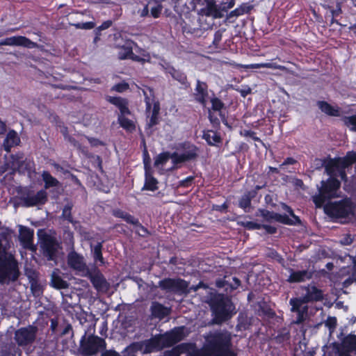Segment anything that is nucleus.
<instances>
[{
    "instance_id": "nucleus-1",
    "label": "nucleus",
    "mask_w": 356,
    "mask_h": 356,
    "mask_svg": "<svg viewBox=\"0 0 356 356\" xmlns=\"http://www.w3.org/2000/svg\"><path fill=\"white\" fill-rule=\"evenodd\" d=\"M41 176L44 183V188L38 191L36 193H35L33 190L28 187L21 188L18 191V194L19 195L18 205L29 208L44 205L47 203L48 201V194L46 190L51 187L58 186L60 182L49 171H42Z\"/></svg>"
},
{
    "instance_id": "nucleus-2",
    "label": "nucleus",
    "mask_w": 356,
    "mask_h": 356,
    "mask_svg": "<svg viewBox=\"0 0 356 356\" xmlns=\"http://www.w3.org/2000/svg\"><path fill=\"white\" fill-rule=\"evenodd\" d=\"M231 337L222 332H216L209 336L206 343L200 348L190 353L189 356H237L230 349Z\"/></svg>"
},
{
    "instance_id": "nucleus-3",
    "label": "nucleus",
    "mask_w": 356,
    "mask_h": 356,
    "mask_svg": "<svg viewBox=\"0 0 356 356\" xmlns=\"http://www.w3.org/2000/svg\"><path fill=\"white\" fill-rule=\"evenodd\" d=\"M341 181L336 177H329L321 181L318 194L312 196V201L316 208L323 207L332 199L340 197Z\"/></svg>"
},
{
    "instance_id": "nucleus-4",
    "label": "nucleus",
    "mask_w": 356,
    "mask_h": 356,
    "mask_svg": "<svg viewBox=\"0 0 356 356\" xmlns=\"http://www.w3.org/2000/svg\"><path fill=\"white\" fill-rule=\"evenodd\" d=\"M209 305L215 324H221L232 318V303L231 300L223 294L218 293L210 300Z\"/></svg>"
},
{
    "instance_id": "nucleus-5",
    "label": "nucleus",
    "mask_w": 356,
    "mask_h": 356,
    "mask_svg": "<svg viewBox=\"0 0 356 356\" xmlns=\"http://www.w3.org/2000/svg\"><path fill=\"white\" fill-rule=\"evenodd\" d=\"M281 207L291 218H289L286 214H280L267 209H260L259 212L264 220L268 222L274 220L276 222L286 225H300L302 224L300 218L295 214L291 207L285 203H282Z\"/></svg>"
},
{
    "instance_id": "nucleus-6",
    "label": "nucleus",
    "mask_w": 356,
    "mask_h": 356,
    "mask_svg": "<svg viewBox=\"0 0 356 356\" xmlns=\"http://www.w3.org/2000/svg\"><path fill=\"white\" fill-rule=\"evenodd\" d=\"M211 107L208 108V119L215 129H218L220 127V122L227 125V119L223 109L225 108V103L213 93L210 97Z\"/></svg>"
},
{
    "instance_id": "nucleus-7",
    "label": "nucleus",
    "mask_w": 356,
    "mask_h": 356,
    "mask_svg": "<svg viewBox=\"0 0 356 356\" xmlns=\"http://www.w3.org/2000/svg\"><path fill=\"white\" fill-rule=\"evenodd\" d=\"M323 207L325 213L332 218H345L353 213V205L349 198L330 202Z\"/></svg>"
},
{
    "instance_id": "nucleus-8",
    "label": "nucleus",
    "mask_w": 356,
    "mask_h": 356,
    "mask_svg": "<svg viewBox=\"0 0 356 356\" xmlns=\"http://www.w3.org/2000/svg\"><path fill=\"white\" fill-rule=\"evenodd\" d=\"M177 149L181 152L180 154L176 152H173V164L175 165L195 161L199 156V147L189 141L179 143Z\"/></svg>"
},
{
    "instance_id": "nucleus-9",
    "label": "nucleus",
    "mask_w": 356,
    "mask_h": 356,
    "mask_svg": "<svg viewBox=\"0 0 356 356\" xmlns=\"http://www.w3.org/2000/svg\"><path fill=\"white\" fill-rule=\"evenodd\" d=\"M40 241V247L44 257L48 261H54L57 257L58 249L59 243L57 239L51 235L40 229L38 232Z\"/></svg>"
},
{
    "instance_id": "nucleus-10",
    "label": "nucleus",
    "mask_w": 356,
    "mask_h": 356,
    "mask_svg": "<svg viewBox=\"0 0 356 356\" xmlns=\"http://www.w3.org/2000/svg\"><path fill=\"white\" fill-rule=\"evenodd\" d=\"M158 286L161 290L166 292L178 295L188 294V282L179 277L164 278L159 282Z\"/></svg>"
},
{
    "instance_id": "nucleus-11",
    "label": "nucleus",
    "mask_w": 356,
    "mask_h": 356,
    "mask_svg": "<svg viewBox=\"0 0 356 356\" xmlns=\"http://www.w3.org/2000/svg\"><path fill=\"white\" fill-rule=\"evenodd\" d=\"M85 336L81 341L80 348L81 354L85 356H92L106 348V341L104 339L91 335L86 340Z\"/></svg>"
},
{
    "instance_id": "nucleus-12",
    "label": "nucleus",
    "mask_w": 356,
    "mask_h": 356,
    "mask_svg": "<svg viewBox=\"0 0 356 356\" xmlns=\"http://www.w3.org/2000/svg\"><path fill=\"white\" fill-rule=\"evenodd\" d=\"M38 332V328L33 325L20 327L15 332L14 339L19 346H26L33 343Z\"/></svg>"
},
{
    "instance_id": "nucleus-13",
    "label": "nucleus",
    "mask_w": 356,
    "mask_h": 356,
    "mask_svg": "<svg viewBox=\"0 0 356 356\" xmlns=\"http://www.w3.org/2000/svg\"><path fill=\"white\" fill-rule=\"evenodd\" d=\"M85 276L90 280L97 291L106 293L109 290L110 284L98 268L95 267L92 270H88Z\"/></svg>"
},
{
    "instance_id": "nucleus-14",
    "label": "nucleus",
    "mask_w": 356,
    "mask_h": 356,
    "mask_svg": "<svg viewBox=\"0 0 356 356\" xmlns=\"http://www.w3.org/2000/svg\"><path fill=\"white\" fill-rule=\"evenodd\" d=\"M191 3L194 4L193 7L195 6L196 3H206L204 7L200 10V15L207 17H212L215 19L221 18L222 14L221 10L218 8L214 0H191Z\"/></svg>"
},
{
    "instance_id": "nucleus-15",
    "label": "nucleus",
    "mask_w": 356,
    "mask_h": 356,
    "mask_svg": "<svg viewBox=\"0 0 356 356\" xmlns=\"http://www.w3.org/2000/svg\"><path fill=\"white\" fill-rule=\"evenodd\" d=\"M152 109V103L150 102V99L149 97H145V113L147 117H149V121L147 122L145 129L147 131V129H152L153 127L159 124V112H160V104L159 102H155L153 104V108L152 110V113L149 116V113Z\"/></svg>"
},
{
    "instance_id": "nucleus-16",
    "label": "nucleus",
    "mask_w": 356,
    "mask_h": 356,
    "mask_svg": "<svg viewBox=\"0 0 356 356\" xmlns=\"http://www.w3.org/2000/svg\"><path fill=\"white\" fill-rule=\"evenodd\" d=\"M24 47L28 49L38 48V44L33 42L26 36L17 35L6 38L0 41V46Z\"/></svg>"
},
{
    "instance_id": "nucleus-17",
    "label": "nucleus",
    "mask_w": 356,
    "mask_h": 356,
    "mask_svg": "<svg viewBox=\"0 0 356 356\" xmlns=\"http://www.w3.org/2000/svg\"><path fill=\"white\" fill-rule=\"evenodd\" d=\"M193 96L197 103L205 108L209 98L208 84L197 79Z\"/></svg>"
},
{
    "instance_id": "nucleus-18",
    "label": "nucleus",
    "mask_w": 356,
    "mask_h": 356,
    "mask_svg": "<svg viewBox=\"0 0 356 356\" xmlns=\"http://www.w3.org/2000/svg\"><path fill=\"white\" fill-rule=\"evenodd\" d=\"M137 47L138 44L136 42L133 40L127 41L125 44L122 45L120 48V51L118 52V58L120 60H126L131 59L133 61L143 63L145 59L141 58L140 56L136 55L133 52V47Z\"/></svg>"
},
{
    "instance_id": "nucleus-19",
    "label": "nucleus",
    "mask_w": 356,
    "mask_h": 356,
    "mask_svg": "<svg viewBox=\"0 0 356 356\" xmlns=\"http://www.w3.org/2000/svg\"><path fill=\"white\" fill-rule=\"evenodd\" d=\"M33 229L22 225L19 227V239L24 248L31 250H35V246L33 245Z\"/></svg>"
},
{
    "instance_id": "nucleus-20",
    "label": "nucleus",
    "mask_w": 356,
    "mask_h": 356,
    "mask_svg": "<svg viewBox=\"0 0 356 356\" xmlns=\"http://www.w3.org/2000/svg\"><path fill=\"white\" fill-rule=\"evenodd\" d=\"M67 264L71 268L79 272H83L84 275L88 273V270H90L84 262L83 256L74 251L68 254Z\"/></svg>"
},
{
    "instance_id": "nucleus-21",
    "label": "nucleus",
    "mask_w": 356,
    "mask_h": 356,
    "mask_svg": "<svg viewBox=\"0 0 356 356\" xmlns=\"http://www.w3.org/2000/svg\"><path fill=\"white\" fill-rule=\"evenodd\" d=\"M346 168H343L341 166V165H339L337 163V165H334V163L331 161H328L325 163V170L327 175H329L331 177H339L341 178V181H347L348 177L346 173Z\"/></svg>"
},
{
    "instance_id": "nucleus-22",
    "label": "nucleus",
    "mask_w": 356,
    "mask_h": 356,
    "mask_svg": "<svg viewBox=\"0 0 356 356\" xmlns=\"http://www.w3.org/2000/svg\"><path fill=\"white\" fill-rule=\"evenodd\" d=\"M289 272L290 275L286 281L291 284L304 282L312 279L313 276V272L308 270H294L289 268Z\"/></svg>"
},
{
    "instance_id": "nucleus-23",
    "label": "nucleus",
    "mask_w": 356,
    "mask_h": 356,
    "mask_svg": "<svg viewBox=\"0 0 356 356\" xmlns=\"http://www.w3.org/2000/svg\"><path fill=\"white\" fill-rule=\"evenodd\" d=\"M163 67L165 72L170 74L174 80L178 81L180 84L185 86L186 88L189 87L190 83L188 81L186 74L184 72L175 69L170 64H166L165 66L163 65Z\"/></svg>"
},
{
    "instance_id": "nucleus-24",
    "label": "nucleus",
    "mask_w": 356,
    "mask_h": 356,
    "mask_svg": "<svg viewBox=\"0 0 356 356\" xmlns=\"http://www.w3.org/2000/svg\"><path fill=\"white\" fill-rule=\"evenodd\" d=\"M291 340V333L289 328L282 327L277 329L272 337V341L281 346L289 344Z\"/></svg>"
},
{
    "instance_id": "nucleus-25",
    "label": "nucleus",
    "mask_w": 356,
    "mask_h": 356,
    "mask_svg": "<svg viewBox=\"0 0 356 356\" xmlns=\"http://www.w3.org/2000/svg\"><path fill=\"white\" fill-rule=\"evenodd\" d=\"M306 291L303 296L305 302H313L321 301L323 299V293L321 289H318L316 286L307 285L304 287Z\"/></svg>"
},
{
    "instance_id": "nucleus-26",
    "label": "nucleus",
    "mask_w": 356,
    "mask_h": 356,
    "mask_svg": "<svg viewBox=\"0 0 356 356\" xmlns=\"http://www.w3.org/2000/svg\"><path fill=\"white\" fill-rule=\"evenodd\" d=\"M107 101L120 110L119 115H131V111L129 108V102L127 99L121 97L108 96Z\"/></svg>"
},
{
    "instance_id": "nucleus-27",
    "label": "nucleus",
    "mask_w": 356,
    "mask_h": 356,
    "mask_svg": "<svg viewBox=\"0 0 356 356\" xmlns=\"http://www.w3.org/2000/svg\"><path fill=\"white\" fill-rule=\"evenodd\" d=\"M330 161H332L334 165L337 163L343 168H348L356 163V152L348 151L344 156L330 159Z\"/></svg>"
},
{
    "instance_id": "nucleus-28",
    "label": "nucleus",
    "mask_w": 356,
    "mask_h": 356,
    "mask_svg": "<svg viewBox=\"0 0 356 356\" xmlns=\"http://www.w3.org/2000/svg\"><path fill=\"white\" fill-rule=\"evenodd\" d=\"M20 143V138L16 131L10 130L3 142V148L6 152H10L12 147L17 146Z\"/></svg>"
},
{
    "instance_id": "nucleus-29",
    "label": "nucleus",
    "mask_w": 356,
    "mask_h": 356,
    "mask_svg": "<svg viewBox=\"0 0 356 356\" xmlns=\"http://www.w3.org/2000/svg\"><path fill=\"white\" fill-rule=\"evenodd\" d=\"M144 349L143 353H151L155 351L162 350L159 335H155L149 339L143 341Z\"/></svg>"
},
{
    "instance_id": "nucleus-30",
    "label": "nucleus",
    "mask_w": 356,
    "mask_h": 356,
    "mask_svg": "<svg viewBox=\"0 0 356 356\" xmlns=\"http://www.w3.org/2000/svg\"><path fill=\"white\" fill-rule=\"evenodd\" d=\"M317 106L323 113L329 116L339 117L341 115L339 107L334 106L325 101H318Z\"/></svg>"
},
{
    "instance_id": "nucleus-31",
    "label": "nucleus",
    "mask_w": 356,
    "mask_h": 356,
    "mask_svg": "<svg viewBox=\"0 0 356 356\" xmlns=\"http://www.w3.org/2000/svg\"><path fill=\"white\" fill-rule=\"evenodd\" d=\"M150 310L152 315L159 319H163L170 314V309L158 302L152 303Z\"/></svg>"
},
{
    "instance_id": "nucleus-32",
    "label": "nucleus",
    "mask_w": 356,
    "mask_h": 356,
    "mask_svg": "<svg viewBox=\"0 0 356 356\" xmlns=\"http://www.w3.org/2000/svg\"><path fill=\"white\" fill-rule=\"evenodd\" d=\"M158 181L152 175V171L145 172V184L142 190L155 191L158 189Z\"/></svg>"
},
{
    "instance_id": "nucleus-33",
    "label": "nucleus",
    "mask_w": 356,
    "mask_h": 356,
    "mask_svg": "<svg viewBox=\"0 0 356 356\" xmlns=\"http://www.w3.org/2000/svg\"><path fill=\"white\" fill-rule=\"evenodd\" d=\"M256 197L255 191H248L244 193L238 201V206L245 211L251 206V201Z\"/></svg>"
},
{
    "instance_id": "nucleus-34",
    "label": "nucleus",
    "mask_w": 356,
    "mask_h": 356,
    "mask_svg": "<svg viewBox=\"0 0 356 356\" xmlns=\"http://www.w3.org/2000/svg\"><path fill=\"white\" fill-rule=\"evenodd\" d=\"M113 215L115 218L123 219L124 221H126L129 224H137L138 223V219L135 218L134 216L131 215L130 213L120 209H114L113 211Z\"/></svg>"
},
{
    "instance_id": "nucleus-35",
    "label": "nucleus",
    "mask_w": 356,
    "mask_h": 356,
    "mask_svg": "<svg viewBox=\"0 0 356 356\" xmlns=\"http://www.w3.org/2000/svg\"><path fill=\"white\" fill-rule=\"evenodd\" d=\"M252 9V6L249 3H242L240 6L232 10L229 15L228 18L231 19L232 17H237L238 16L243 15L244 14H248Z\"/></svg>"
},
{
    "instance_id": "nucleus-36",
    "label": "nucleus",
    "mask_w": 356,
    "mask_h": 356,
    "mask_svg": "<svg viewBox=\"0 0 356 356\" xmlns=\"http://www.w3.org/2000/svg\"><path fill=\"white\" fill-rule=\"evenodd\" d=\"M173 153L170 152H163L159 154L154 159V165L156 168L164 165L170 159L173 163Z\"/></svg>"
},
{
    "instance_id": "nucleus-37",
    "label": "nucleus",
    "mask_w": 356,
    "mask_h": 356,
    "mask_svg": "<svg viewBox=\"0 0 356 356\" xmlns=\"http://www.w3.org/2000/svg\"><path fill=\"white\" fill-rule=\"evenodd\" d=\"M341 346L356 354V335L349 334L345 337L341 341Z\"/></svg>"
},
{
    "instance_id": "nucleus-38",
    "label": "nucleus",
    "mask_w": 356,
    "mask_h": 356,
    "mask_svg": "<svg viewBox=\"0 0 356 356\" xmlns=\"http://www.w3.org/2000/svg\"><path fill=\"white\" fill-rule=\"evenodd\" d=\"M202 138L211 146L214 145L215 143H219L222 140L220 136L218 133L211 130L204 131Z\"/></svg>"
},
{
    "instance_id": "nucleus-39",
    "label": "nucleus",
    "mask_w": 356,
    "mask_h": 356,
    "mask_svg": "<svg viewBox=\"0 0 356 356\" xmlns=\"http://www.w3.org/2000/svg\"><path fill=\"white\" fill-rule=\"evenodd\" d=\"M118 121L120 127L127 131L132 132L136 129V125L134 122L126 118L125 115H118Z\"/></svg>"
},
{
    "instance_id": "nucleus-40",
    "label": "nucleus",
    "mask_w": 356,
    "mask_h": 356,
    "mask_svg": "<svg viewBox=\"0 0 356 356\" xmlns=\"http://www.w3.org/2000/svg\"><path fill=\"white\" fill-rule=\"evenodd\" d=\"M51 282V286L56 289H65L69 287V283L58 275L54 274Z\"/></svg>"
},
{
    "instance_id": "nucleus-41",
    "label": "nucleus",
    "mask_w": 356,
    "mask_h": 356,
    "mask_svg": "<svg viewBox=\"0 0 356 356\" xmlns=\"http://www.w3.org/2000/svg\"><path fill=\"white\" fill-rule=\"evenodd\" d=\"M73 205L72 204H67L62 211L61 218L66 220L68 222L73 225L76 224L77 221L74 220L72 214Z\"/></svg>"
},
{
    "instance_id": "nucleus-42",
    "label": "nucleus",
    "mask_w": 356,
    "mask_h": 356,
    "mask_svg": "<svg viewBox=\"0 0 356 356\" xmlns=\"http://www.w3.org/2000/svg\"><path fill=\"white\" fill-rule=\"evenodd\" d=\"M158 335L160 339L161 345L162 346V349L164 348L172 346L173 345L176 344V343L174 342V339H172V337L170 332H166L164 334Z\"/></svg>"
},
{
    "instance_id": "nucleus-43",
    "label": "nucleus",
    "mask_w": 356,
    "mask_h": 356,
    "mask_svg": "<svg viewBox=\"0 0 356 356\" xmlns=\"http://www.w3.org/2000/svg\"><path fill=\"white\" fill-rule=\"evenodd\" d=\"M158 335L160 339L161 345L162 346V349L164 348L172 346L173 345L176 344V343L174 342V339H172V337L170 332H166L164 334Z\"/></svg>"
},
{
    "instance_id": "nucleus-44",
    "label": "nucleus",
    "mask_w": 356,
    "mask_h": 356,
    "mask_svg": "<svg viewBox=\"0 0 356 356\" xmlns=\"http://www.w3.org/2000/svg\"><path fill=\"white\" fill-rule=\"evenodd\" d=\"M93 259L95 262H100L101 265L104 264V259L102 255V245L98 243L92 250Z\"/></svg>"
},
{
    "instance_id": "nucleus-45",
    "label": "nucleus",
    "mask_w": 356,
    "mask_h": 356,
    "mask_svg": "<svg viewBox=\"0 0 356 356\" xmlns=\"http://www.w3.org/2000/svg\"><path fill=\"white\" fill-rule=\"evenodd\" d=\"M342 121L350 131L356 132V114L350 116H343Z\"/></svg>"
},
{
    "instance_id": "nucleus-46",
    "label": "nucleus",
    "mask_w": 356,
    "mask_h": 356,
    "mask_svg": "<svg viewBox=\"0 0 356 356\" xmlns=\"http://www.w3.org/2000/svg\"><path fill=\"white\" fill-rule=\"evenodd\" d=\"M289 302L291 305V311L293 312L301 310L302 309L301 308L302 305L307 303V302H305L303 296L300 298H291Z\"/></svg>"
},
{
    "instance_id": "nucleus-47",
    "label": "nucleus",
    "mask_w": 356,
    "mask_h": 356,
    "mask_svg": "<svg viewBox=\"0 0 356 356\" xmlns=\"http://www.w3.org/2000/svg\"><path fill=\"white\" fill-rule=\"evenodd\" d=\"M13 230L9 227L3 226L0 227V240H3L7 242L11 240Z\"/></svg>"
},
{
    "instance_id": "nucleus-48",
    "label": "nucleus",
    "mask_w": 356,
    "mask_h": 356,
    "mask_svg": "<svg viewBox=\"0 0 356 356\" xmlns=\"http://www.w3.org/2000/svg\"><path fill=\"white\" fill-rule=\"evenodd\" d=\"M241 135L244 137H250L253 140L256 142H259L263 147H266V144L263 142L262 140L260 139V138L257 136L256 132L252 131V130H243V131H241Z\"/></svg>"
},
{
    "instance_id": "nucleus-49",
    "label": "nucleus",
    "mask_w": 356,
    "mask_h": 356,
    "mask_svg": "<svg viewBox=\"0 0 356 356\" xmlns=\"http://www.w3.org/2000/svg\"><path fill=\"white\" fill-rule=\"evenodd\" d=\"M143 143L145 147V149L143 151V164H144L145 172L152 171L151 165H150L151 159H150L149 153L146 149L145 141L144 140H143Z\"/></svg>"
},
{
    "instance_id": "nucleus-50",
    "label": "nucleus",
    "mask_w": 356,
    "mask_h": 356,
    "mask_svg": "<svg viewBox=\"0 0 356 356\" xmlns=\"http://www.w3.org/2000/svg\"><path fill=\"white\" fill-rule=\"evenodd\" d=\"M72 26H74L77 29H85L90 30L95 27V23L94 22H77L71 24Z\"/></svg>"
},
{
    "instance_id": "nucleus-51",
    "label": "nucleus",
    "mask_w": 356,
    "mask_h": 356,
    "mask_svg": "<svg viewBox=\"0 0 356 356\" xmlns=\"http://www.w3.org/2000/svg\"><path fill=\"white\" fill-rule=\"evenodd\" d=\"M325 326L329 329L330 333L333 332L337 325V318L334 316H328L325 322Z\"/></svg>"
},
{
    "instance_id": "nucleus-52",
    "label": "nucleus",
    "mask_w": 356,
    "mask_h": 356,
    "mask_svg": "<svg viewBox=\"0 0 356 356\" xmlns=\"http://www.w3.org/2000/svg\"><path fill=\"white\" fill-rule=\"evenodd\" d=\"M296 312H297V317L294 321V323L300 324L305 320V316L307 312V307L305 306L301 310L296 311Z\"/></svg>"
},
{
    "instance_id": "nucleus-53",
    "label": "nucleus",
    "mask_w": 356,
    "mask_h": 356,
    "mask_svg": "<svg viewBox=\"0 0 356 356\" xmlns=\"http://www.w3.org/2000/svg\"><path fill=\"white\" fill-rule=\"evenodd\" d=\"M126 349L129 351H133V353H134V354H136V353L137 351H143V349H144L143 341H140V342L133 343L129 346L127 347Z\"/></svg>"
},
{
    "instance_id": "nucleus-54",
    "label": "nucleus",
    "mask_w": 356,
    "mask_h": 356,
    "mask_svg": "<svg viewBox=\"0 0 356 356\" xmlns=\"http://www.w3.org/2000/svg\"><path fill=\"white\" fill-rule=\"evenodd\" d=\"M260 311L261 312L263 315H264L270 318H274L276 315L275 311L268 305L261 306Z\"/></svg>"
},
{
    "instance_id": "nucleus-55",
    "label": "nucleus",
    "mask_w": 356,
    "mask_h": 356,
    "mask_svg": "<svg viewBox=\"0 0 356 356\" xmlns=\"http://www.w3.org/2000/svg\"><path fill=\"white\" fill-rule=\"evenodd\" d=\"M222 37V31L221 30H218L214 33L213 40L212 42L213 46L215 48H221V40Z\"/></svg>"
},
{
    "instance_id": "nucleus-56",
    "label": "nucleus",
    "mask_w": 356,
    "mask_h": 356,
    "mask_svg": "<svg viewBox=\"0 0 356 356\" xmlns=\"http://www.w3.org/2000/svg\"><path fill=\"white\" fill-rule=\"evenodd\" d=\"M242 225L248 230L261 229V224L253 221L242 222Z\"/></svg>"
},
{
    "instance_id": "nucleus-57",
    "label": "nucleus",
    "mask_w": 356,
    "mask_h": 356,
    "mask_svg": "<svg viewBox=\"0 0 356 356\" xmlns=\"http://www.w3.org/2000/svg\"><path fill=\"white\" fill-rule=\"evenodd\" d=\"M132 225L138 228V230L136 231V233L140 236L146 237L150 234V232H149V230L145 227H144L139 221H138V223L132 224Z\"/></svg>"
},
{
    "instance_id": "nucleus-58",
    "label": "nucleus",
    "mask_w": 356,
    "mask_h": 356,
    "mask_svg": "<svg viewBox=\"0 0 356 356\" xmlns=\"http://www.w3.org/2000/svg\"><path fill=\"white\" fill-rule=\"evenodd\" d=\"M194 180V176H188L185 179L180 180L179 182V186L183 188H188L193 185Z\"/></svg>"
},
{
    "instance_id": "nucleus-59",
    "label": "nucleus",
    "mask_w": 356,
    "mask_h": 356,
    "mask_svg": "<svg viewBox=\"0 0 356 356\" xmlns=\"http://www.w3.org/2000/svg\"><path fill=\"white\" fill-rule=\"evenodd\" d=\"M206 31L205 28H202L199 23L193 28V32L191 35L195 38H200L202 36Z\"/></svg>"
},
{
    "instance_id": "nucleus-60",
    "label": "nucleus",
    "mask_w": 356,
    "mask_h": 356,
    "mask_svg": "<svg viewBox=\"0 0 356 356\" xmlns=\"http://www.w3.org/2000/svg\"><path fill=\"white\" fill-rule=\"evenodd\" d=\"M64 237H65V243L73 245L74 243V234L72 231H70L69 229L65 230L64 232Z\"/></svg>"
},
{
    "instance_id": "nucleus-61",
    "label": "nucleus",
    "mask_w": 356,
    "mask_h": 356,
    "mask_svg": "<svg viewBox=\"0 0 356 356\" xmlns=\"http://www.w3.org/2000/svg\"><path fill=\"white\" fill-rule=\"evenodd\" d=\"M195 26L187 23L186 21H183L181 23V29L184 34L191 35L193 32V28Z\"/></svg>"
},
{
    "instance_id": "nucleus-62",
    "label": "nucleus",
    "mask_w": 356,
    "mask_h": 356,
    "mask_svg": "<svg viewBox=\"0 0 356 356\" xmlns=\"http://www.w3.org/2000/svg\"><path fill=\"white\" fill-rule=\"evenodd\" d=\"M298 163V161L293 157H287L284 161L280 165V168L282 170H286L285 166L289 165H295Z\"/></svg>"
},
{
    "instance_id": "nucleus-63",
    "label": "nucleus",
    "mask_w": 356,
    "mask_h": 356,
    "mask_svg": "<svg viewBox=\"0 0 356 356\" xmlns=\"http://www.w3.org/2000/svg\"><path fill=\"white\" fill-rule=\"evenodd\" d=\"M129 88V84L127 83H118L115 84L113 89L118 92H123Z\"/></svg>"
},
{
    "instance_id": "nucleus-64",
    "label": "nucleus",
    "mask_w": 356,
    "mask_h": 356,
    "mask_svg": "<svg viewBox=\"0 0 356 356\" xmlns=\"http://www.w3.org/2000/svg\"><path fill=\"white\" fill-rule=\"evenodd\" d=\"M232 281L227 280L226 282L229 285L232 289H236L241 285V280L236 277H232Z\"/></svg>"
}]
</instances>
